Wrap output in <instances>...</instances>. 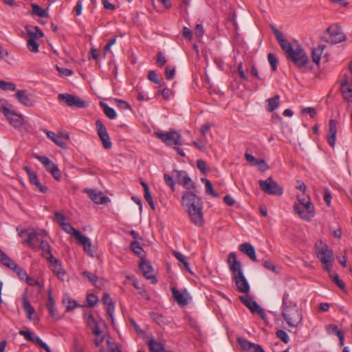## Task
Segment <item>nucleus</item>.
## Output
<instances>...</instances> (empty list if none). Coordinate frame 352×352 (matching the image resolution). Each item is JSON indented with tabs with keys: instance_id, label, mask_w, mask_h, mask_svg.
<instances>
[{
	"instance_id": "obj_1",
	"label": "nucleus",
	"mask_w": 352,
	"mask_h": 352,
	"mask_svg": "<svg viewBox=\"0 0 352 352\" xmlns=\"http://www.w3.org/2000/svg\"><path fill=\"white\" fill-rule=\"evenodd\" d=\"M273 32L279 43L281 49L285 52L287 58L293 62L298 68H303L309 63V57L303 48L296 43L292 46L285 38L284 35L278 30L272 27Z\"/></svg>"
},
{
	"instance_id": "obj_2",
	"label": "nucleus",
	"mask_w": 352,
	"mask_h": 352,
	"mask_svg": "<svg viewBox=\"0 0 352 352\" xmlns=\"http://www.w3.org/2000/svg\"><path fill=\"white\" fill-rule=\"evenodd\" d=\"M197 188L195 190H187L182 196V205L187 208L190 221L196 226L204 225L203 202L197 195Z\"/></svg>"
},
{
	"instance_id": "obj_3",
	"label": "nucleus",
	"mask_w": 352,
	"mask_h": 352,
	"mask_svg": "<svg viewBox=\"0 0 352 352\" xmlns=\"http://www.w3.org/2000/svg\"><path fill=\"white\" fill-rule=\"evenodd\" d=\"M281 308L283 318L289 327H297L300 324L302 315L296 303Z\"/></svg>"
},
{
	"instance_id": "obj_4",
	"label": "nucleus",
	"mask_w": 352,
	"mask_h": 352,
	"mask_svg": "<svg viewBox=\"0 0 352 352\" xmlns=\"http://www.w3.org/2000/svg\"><path fill=\"white\" fill-rule=\"evenodd\" d=\"M297 199L299 204L294 205L295 212L300 218L308 221H310L315 214L314 206L311 203L310 198L309 197L297 195Z\"/></svg>"
},
{
	"instance_id": "obj_5",
	"label": "nucleus",
	"mask_w": 352,
	"mask_h": 352,
	"mask_svg": "<svg viewBox=\"0 0 352 352\" xmlns=\"http://www.w3.org/2000/svg\"><path fill=\"white\" fill-rule=\"evenodd\" d=\"M345 34L341 28L334 24L329 26L321 38L325 42L336 44L345 40Z\"/></svg>"
},
{
	"instance_id": "obj_6",
	"label": "nucleus",
	"mask_w": 352,
	"mask_h": 352,
	"mask_svg": "<svg viewBox=\"0 0 352 352\" xmlns=\"http://www.w3.org/2000/svg\"><path fill=\"white\" fill-rule=\"evenodd\" d=\"M154 135L167 146H181L183 144L182 137L181 134L176 131H157L154 133Z\"/></svg>"
},
{
	"instance_id": "obj_7",
	"label": "nucleus",
	"mask_w": 352,
	"mask_h": 352,
	"mask_svg": "<svg viewBox=\"0 0 352 352\" xmlns=\"http://www.w3.org/2000/svg\"><path fill=\"white\" fill-rule=\"evenodd\" d=\"M350 74H344L340 79V91L343 98L349 102L352 101V63L349 65Z\"/></svg>"
},
{
	"instance_id": "obj_8",
	"label": "nucleus",
	"mask_w": 352,
	"mask_h": 352,
	"mask_svg": "<svg viewBox=\"0 0 352 352\" xmlns=\"http://www.w3.org/2000/svg\"><path fill=\"white\" fill-rule=\"evenodd\" d=\"M258 184L261 190L266 194L280 196L283 193V188L271 177L266 180H259Z\"/></svg>"
},
{
	"instance_id": "obj_9",
	"label": "nucleus",
	"mask_w": 352,
	"mask_h": 352,
	"mask_svg": "<svg viewBox=\"0 0 352 352\" xmlns=\"http://www.w3.org/2000/svg\"><path fill=\"white\" fill-rule=\"evenodd\" d=\"M58 99L65 102L67 106L71 107L82 109L89 105L88 102L82 100L77 96L69 94H60L58 95Z\"/></svg>"
},
{
	"instance_id": "obj_10",
	"label": "nucleus",
	"mask_w": 352,
	"mask_h": 352,
	"mask_svg": "<svg viewBox=\"0 0 352 352\" xmlns=\"http://www.w3.org/2000/svg\"><path fill=\"white\" fill-rule=\"evenodd\" d=\"M172 175L173 177H174L175 180L179 184L182 185L186 190H195V183L190 179L186 171L173 170L172 171Z\"/></svg>"
},
{
	"instance_id": "obj_11",
	"label": "nucleus",
	"mask_w": 352,
	"mask_h": 352,
	"mask_svg": "<svg viewBox=\"0 0 352 352\" xmlns=\"http://www.w3.org/2000/svg\"><path fill=\"white\" fill-rule=\"evenodd\" d=\"M33 157L43 164L46 170L51 173L55 179L60 180L61 172L51 160L45 156H41L36 153H34Z\"/></svg>"
},
{
	"instance_id": "obj_12",
	"label": "nucleus",
	"mask_w": 352,
	"mask_h": 352,
	"mask_svg": "<svg viewBox=\"0 0 352 352\" xmlns=\"http://www.w3.org/2000/svg\"><path fill=\"white\" fill-rule=\"evenodd\" d=\"M96 126L97 129V133L102 142L104 148L107 150L111 148L112 143L104 124L101 120H97L96 121Z\"/></svg>"
},
{
	"instance_id": "obj_13",
	"label": "nucleus",
	"mask_w": 352,
	"mask_h": 352,
	"mask_svg": "<svg viewBox=\"0 0 352 352\" xmlns=\"http://www.w3.org/2000/svg\"><path fill=\"white\" fill-rule=\"evenodd\" d=\"M50 264V268L53 273L61 280H64L66 278L67 273L63 269L60 261L54 256H51L47 260Z\"/></svg>"
},
{
	"instance_id": "obj_14",
	"label": "nucleus",
	"mask_w": 352,
	"mask_h": 352,
	"mask_svg": "<svg viewBox=\"0 0 352 352\" xmlns=\"http://www.w3.org/2000/svg\"><path fill=\"white\" fill-rule=\"evenodd\" d=\"M19 333L21 336H23L27 340L38 345L45 351L51 352L50 348L47 346V344L44 342L39 337L35 336L33 332L25 330H20Z\"/></svg>"
},
{
	"instance_id": "obj_15",
	"label": "nucleus",
	"mask_w": 352,
	"mask_h": 352,
	"mask_svg": "<svg viewBox=\"0 0 352 352\" xmlns=\"http://www.w3.org/2000/svg\"><path fill=\"white\" fill-rule=\"evenodd\" d=\"M139 267L146 279L151 280L153 284L157 282L156 276L153 274V268L148 261L142 259Z\"/></svg>"
},
{
	"instance_id": "obj_16",
	"label": "nucleus",
	"mask_w": 352,
	"mask_h": 352,
	"mask_svg": "<svg viewBox=\"0 0 352 352\" xmlns=\"http://www.w3.org/2000/svg\"><path fill=\"white\" fill-rule=\"evenodd\" d=\"M241 302L244 304L252 313H257L262 318H264L265 314L260 307L258 303L249 296L239 297Z\"/></svg>"
},
{
	"instance_id": "obj_17",
	"label": "nucleus",
	"mask_w": 352,
	"mask_h": 352,
	"mask_svg": "<svg viewBox=\"0 0 352 352\" xmlns=\"http://www.w3.org/2000/svg\"><path fill=\"white\" fill-rule=\"evenodd\" d=\"M227 263L229 270L232 273V277L243 273L241 263L237 260L236 255L234 252H230L228 254Z\"/></svg>"
},
{
	"instance_id": "obj_18",
	"label": "nucleus",
	"mask_w": 352,
	"mask_h": 352,
	"mask_svg": "<svg viewBox=\"0 0 352 352\" xmlns=\"http://www.w3.org/2000/svg\"><path fill=\"white\" fill-rule=\"evenodd\" d=\"M47 137L54 142L57 146L60 148H65L67 147V142L65 140L69 139V135L67 133H61L56 135L54 132L44 130Z\"/></svg>"
},
{
	"instance_id": "obj_19",
	"label": "nucleus",
	"mask_w": 352,
	"mask_h": 352,
	"mask_svg": "<svg viewBox=\"0 0 352 352\" xmlns=\"http://www.w3.org/2000/svg\"><path fill=\"white\" fill-rule=\"evenodd\" d=\"M14 96L20 103L26 107H33L35 104V100L27 90H18Z\"/></svg>"
},
{
	"instance_id": "obj_20",
	"label": "nucleus",
	"mask_w": 352,
	"mask_h": 352,
	"mask_svg": "<svg viewBox=\"0 0 352 352\" xmlns=\"http://www.w3.org/2000/svg\"><path fill=\"white\" fill-rule=\"evenodd\" d=\"M25 170L28 175L29 181L32 185H34L37 190L41 192L45 193L48 190V188L46 186L42 185L37 177V175L32 171V170L28 167H25Z\"/></svg>"
},
{
	"instance_id": "obj_21",
	"label": "nucleus",
	"mask_w": 352,
	"mask_h": 352,
	"mask_svg": "<svg viewBox=\"0 0 352 352\" xmlns=\"http://www.w3.org/2000/svg\"><path fill=\"white\" fill-rule=\"evenodd\" d=\"M235 282L238 290L242 293H248L250 291V285L243 273L232 277Z\"/></svg>"
},
{
	"instance_id": "obj_22",
	"label": "nucleus",
	"mask_w": 352,
	"mask_h": 352,
	"mask_svg": "<svg viewBox=\"0 0 352 352\" xmlns=\"http://www.w3.org/2000/svg\"><path fill=\"white\" fill-rule=\"evenodd\" d=\"M317 256L322 263H332L333 261V252L327 245L322 246L317 252Z\"/></svg>"
},
{
	"instance_id": "obj_23",
	"label": "nucleus",
	"mask_w": 352,
	"mask_h": 352,
	"mask_svg": "<svg viewBox=\"0 0 352 352\" xmlns=\"http://www.w3.org/2000/svg\"><path fill=\"white\" fill-rule=\"evenodd\" d=\"M10 124L14 128H21L24 124V119L21 114L16 113L14 110H11L6 116Z\"/></svg>"
},
{
	"instance_id": "obj_24",
	"label": "nucleus",
	"mask_w": 352,
	"mask_h": 352,
	"mask_svg": "<svg viewBox=\"0 0 352 352\" xmlns=\"http://www.w3.org/2000/svg\"><path fill=\"white\" fill-rule=\"evenodd\" d=\"M238 342L243 350L248 352H265L261 346L251 343L247 340L239 338Z\"/></svg>"
},
{
	"instance_id": "obj_25",
	"label": "nucleus",
	"mask_w": 352,
	"mask_h": 352,
	"mask_svg": "<svg viewBox=\"0 0 352 352\" xmlns=\"http://www.w3.org/2000/svg\"><path fill=\"white\" fill-rule=\"evenodd\" d=\"M19 235L23 239V242L32 245L33 242L38 239V233L34 230H23Z\"/></svg>"
},
{
	"instance_id": "obj_26",
	"label": "nucleus",
	"mask_w": 352,
	"mask_h": 352,
	"mask_svg": "<svg viewBox=\"0 0 352 352\" xmlns=\"http://www.w3.org/2000/svg\"><path fill=\"white\" fill-rule=\"evenodd\" d=\"M337 121L335 120H330L329 122V132L327 135V142L329 144L333 147L336 144V133H337Z\"/></svg>"
},
{
	"instance_id": "obj_27",
	"label": "nucleus",
	"mask_w": 352,
	"mask_h": 352,
	"mask_svg": "<svg viewBox=\"0 0 352 352\" xmlns=\"http://www.w3.org/2000/svg\"><path fill=\"white\" fill-rule=\"evenodd\" d=\"M239 250L247 255L252 261H257L256 251L254 248L250 243H243L239 246Z\"/></svg>"
},
{
	"instance_id": "obj_28",
	"label": "nucleus",
	"mask_w": 352,
	"mask_h": 352,
	"mask_svg": "<svg viewBox=\"0 0 352 352\" xmlns=\"http://www.w3.org/2000/svg\"><path fill=\"white\" fill-rule=\"evenodd\" d=\"M77 240L79 241L80 245L83 246L84 251L89 254L91 256H94V252L92 249V244L89 240V239L81 234L80 235L78 234V238Z\"/></svg>"
},
{
	"instance_id": "obj_29",
	"label": "nucleus",
	"mask_w": 352,
	"mask_h": 352,
	"mask_svg": "<svg viewBox=\"0 0 352 352\" xmlns=\"http://www.w3.org/2000/svg\"><path fill=\"white\" fill-rule=\"evenodd\" d=\"M87 192L89 198L97 204H102L107 199V197L103 196L102 192L89 189L87 190Z\"/></svg>"
},
{
	"instance_id": "obj_30",
	"label": "nucleus",
	"mask_w": 352,
	"mask_h": 352,
	"mask_svg": "<svg viewBox=\"0 0 352 352\" xmlns=\"http://www.w3.org/2000/svg\"><path fill=\"white\" fill-rule=\"evenodd\" d=\"M25 30L29 38H33L34 40L42 38L44 35L42 30L38 26H26Z\"/></svg>"
},
{
	"instance_id": "obj_31",
	"label": "nucleus",
	"mask_w": 352,
	"mask_h": 352,
	"mask_svg": "<svg viewBox=\"0 0 352 352\" xmlns=\"http://www.w3.org/2000/svg\"><path fill=\"white\" fill-rule=\"evenodd\" d=\"M47 297H48V299H47V302L46 305L47 309L50 312V316L52 318H54V319L57 320L58 318L56 317V315L55 300L52 296V292H51L50 289H49V291H48Z\"/></svg>"
},
{
	"instance_id": "obj_32",
	"label": "nucleus",
	"mask_w": 352,
	"mask_h": 352,
	"mask_svg": "<svg viewBox=\"0 0 352 352\" xmlns=\"http://www.w3.org/2000/svg\"><path fill=\"white\" fill-rule=\"evenodd\" d=\"M171 292L175 300L181 306H186L188 304V299L183 294L179 292L175 287L171 288Z\"/></svg>"
},
{
	"instance_id": "obj_33",
	"label": "nucleus",
	"mask_w": 352,
	"mask_h": 352,
	"mask_svg": "<svg viewBox=\"0 0 352 352\" xmlns=\"http://www.w3.org/2000/svg\"><path fill=\"white\" fill-rule=\"evenodd\" d=\"M23 300V307L25 311L26 312L27 317L28 319L32 320V316L34 314V309L32 307L30 302L28 300L27 295L25 294L22 297Z\"/></svg>"
},
{
	"instance_id": "obj_34",
	"label": "nucleus",
	"mask_w": 352,
	"mask_h": 352,
	"mask_svg": "<svg viewBox=\"0 0 352 352\" xmlns=\"http://www.w3.org/2000/svg\"><path fill=\"white\" fill-rule=\"evenodd\" d=\"M151 318L161 327H164L170 323V321L166 317L157 312H151Z\"/></svg>"
},
{
	"instance_id": "obj_35",
	"label": "nucleus",
	"mask_w": 352,
	"mask_h": 352,
	"mask_svg": "<svg viewBox=\"0 0 352 352\" xmlns=\"http://www.w3.org/2000/svg\"><path fill=\"white\" fill-rule=\"evenodd\" d=\"M325 48V45H319L317 47H315L312 50L311 52V58L314 63L318 65L320 60L321 55L323 52V50Z\"/></svg>"
},
{
	"instance_id": "obj_36",
	"label": "nucleus",
	"mask_w": 352,
	"mask_h": 352,
	"mask_svg": "<svg viewBox=\"0 0 352 352\" xmlns=\"http://www.w3.org/2000/svg\"><path fill=\"white\" fill-rule=\"evenodd\" d=\"M245 158L249 163H250L252 165L263 164L265 167H260V170L262 171H265V170L267 169V165L265 163V160H257L252 155L248 152H245Z\"/></svg>"
},
{
	"instance_id": "obj_37",
	"label": "nucleus",
	"mask_w": 352,
	"mask_h": 352,
	"mask_svg": "<svg viewBox=\"0 0 352 352\" xmlns=\"http://www.w3.org/2000/svg\"><path fill=\"white\" fill-rule=\"evenodd\" d=\"M61 228L67 233L71 234L73 235L76 239L78 238V234H81L82 233L76 230L69 223H61Z\"/></svg>"
},
{
	"instance_id": "obj_38",
	"label": "nucleus",
	"mask_w": 352,
	"mask_h": 352,
	"mask_svg": "<svg viewBox=\"0 0 352 352\" xmlns=\"http://www.w3.org/2000/svg\"><path fill=\"white\" fill-rule=\"evenodd\" d=\"M40 248L43 251V256L45 257L47 260L50 258V256H54L51 252V247L47 241H41Z\"/></svg>"
},
{
	"instance_id": "obj_39",
	"label": "nucleus",
	"mask_w": 352,
	"mask_h": 352,
	"mask_svg": "<svg viewBox=\"0 0 352 352\" xmlns=\"http://www.w3.org/2000/svg\"><path fill=\"white\" fill-rule=\"evenodd\" d=\"M0 262L11 269L12 267H16V263L8 256L3 251L0 250Z\"/></svg>"
},
{
	"instance_id": "obj_40",
	"label": "nucleus",
	"mask_w": 352,
	"mask_h": 352,
	"mask_svg": "<svg viewBox=\"0 0 352 352\" xmlns=\"http://www.w3.org/2000/svg\"><path fill=\"white\" fill-rule=\"evenodd\" d=\"M279 99H280V96L278 95H276L275 96L270 98L267 100V109L268 111L272 112V111H274L276 108L278 107Z\"/></svg>"
},
{
	"instance_id": "obj_41",
	"label": "nucleus",
	"mask_w": 352,
	"mask_h": 352,
	"mask_svg": "<svg viewBox=\"0 0 352 352\" xmlns=\"http://www.w3.org/2000/svg\"><path fill=\"white\" fill-rule=\"evenodd\" d=\"M148 346L151 352H164L165 349L163 344L155 341L153 339L149 340Z\"/></svg>"
},
{
	"instance_id": "obj_42",
	"label": "nucleus",
	"mask_w": 352,
	"mask_h": 352,
	"mask_svg": "<svg viewBox=\"0 0 352 352\" xmlns=\"http://www.w3.org/2000/svg\"><path fill=\"white\" fill-rule=\"evenodd\" d=\"M63 302L65 305L67 311H70L78 307L76 301L70 298L68 295H65L63 298Z\"/></svg>"
},
{
	"instance_id": "obj_43",
	"label": "nucleus",
	"mask_w": 352,
	"mask_h": 352,
	"mask_svg": "<svg viewBox=\"0 0 352 352\" xmlns=\"http://www.w3.org/2000/svg\"><path fill=\"white\" fill-rule=\"evenodd\" d=\"M100 106L102 107L104 113L109 119H115L117 116L116 111L109 107L106 103L100 102Z\"/></svg>"
},
{
	"instance_id": "obj_44",
	"label": "nucleus",
	"mask_w": 352,
	"mask_h": 352,
	"mask_svg": "<svg viewBox=\"0 0 352 352\" xmlns=\"http://www.w3.org/2000/svg\"><path fill=\"white\" fill-rule=\"evenodd\" d=\"M31 7L32 8V14L40 17H47V12L43 10L40 6L36 3H32Z\"/></svg>"
},
{
	"instance_id": "obj_45",
	"label": "nucleus",
	"mask_w": 352,
	"mask_h": 352,
	"mask_svg": "<svg viewBox=\"0 0 352 352\" xmlns=\"http://www.w3.org/2000/svg\"><path fill=\"white\" fill-rule=\"evenodd\" d=\"M201 180L205 184L206 194L210 195L214 197H217L218 195L214 190L211 182L206 178H201Z\"/></svg>"
},
{
	"instance_id": "obj_46",
	"label": "nucleus",
	"mask_w": 352,
	"mask_h": 352,
	"mask_svg": "<svg viewBox=\"0 0 352 352\" xmlns=\"http://www.w3.org/2000/svg\"><path fill=\"white\" fill-rule=\"evenodd\" d=\"M263 266L265 269L272 271L275 274H278L280 272V268L276 265H274L273 263H272L270 261L263 260Z\"/></svg>"
},
{
	"instance_id": "obj_47",
	"label": "nucleus",
	"mask_w": 352,
	"mask_h": 352,
	"mask_svg": "<svg viewBox=\"0 0 352 352\" xmlns=\"http://www.w3.org/2000/svg\"><path fill=\"white\" fill-rule=\"evenodd\" d=\"M164 179L166 184L170 188L172 192H175V178L173 177V175H168L167 173L164 174Z\"/></svg>"
},
{
	"instance_id": "obj_48",
	"label": "nucleus",
	"mask_w": 352,
	"mask_h": 352,
	"mask_svg": "<svg viewBox=\"0 0 352 352\" xmlns=\"http://www.w3.org/2000/svg\"><path fill=\"white\" fill-rule=\"evenodd\" d=\"M12 110V105L8 104V102L3 99H0V111H1L5 116L9 113Z\"/></svg>"
},
{
	"instance_id": "obj_49",
	"label": "nucleus",
	"mask_w": 352,
	"mask_h": 352,
	"mask_svg": "<svg viewBox=\"0 0 352 352\" xmlns=\"http://www.w3.org/2000/svg\"><path fill=\"white\" fill-rule=\"evenodd\" d=\"M0 89L3 91H13L16 89V85L11 82L0 80Z\"/></svg>"
},
{
	"instance_id": "obj_50",
	"label": "nucleus",
	"mask_w": 352,
	"mask_h": 352,
	"mask_svg": "<svg viewBox=\"0 0 352 352\" xmlns=\"http://www.w3.org/2000/svg\"><path fill=\"white\" fill-rule=\"evenodd\" d=\"M276 336L279 340H280L285 344H287L289 342V337L287 332L284 330H278L276 332Z\"/></svg>"
},
{
	"instance_id": "obj_51",
	"label": "nucleus",
	"mask_w": 352,
	"mask_h": 352,
	"mask_svg": "<svg viewBox=\"0 0 352 352\" xmlns=\"http://www.w3.org/2000/svg\"><path fill=\"white\" fill-rule=\"evenodd\" d=\"M27 46L30 51L37 52L38 51V44L33 38H29L27 41Z\"/></svg>"
},
{
	"instance_id": "obj_52",
	"label": "nucleus",
	"mask_w": 352,
	"mask_h": 352,
	"mask_svg": "<svg viewBox=\"0 0 352 352\" xmlns=\"http://www.w3.org/2000/svg\"><path fill=\"white\" fill-rule=\"evenodd\" d=\"M82 275L84 276H85L86 278H87L88 280L91 283H93L96 287H98V285H97V281L98 280V277L96 274H92L91 272H90L89 271L85 270L82 272Z\"/></svg>"
},
{
	"instance_id": "obj_53",
	"label": "nucleus",
	"mask_w": 352,
	"mask_h": 352,
	"mask_svg": "<svg viewBox=\"0 0 352 352\" xmlns=\"http://www.w3.org/2000/svg\"><path fill=\"white\" fill-rule=\"evenodd\" d=\"M329 276H330L331 279L337 285V286L339 288H340L342 289H344L345 285L343 283V281L342 280H340L338 274H336V273L329 274Z\"/></svg>"
},
{
	"instance_id": "obj_54",
	"label": "nucleus",
	"mask_w": 352,
	"mask_h": 352,
	"mask_svg": "<svg viewBox=\"0 0 352 352\" xmlns=\"http://www.w3.org/2000/svg\"><path fill=\"white\" fill-rule=\"evenodd\" d=\"M131 250L138 256H140L143 252V249L140 246V243L136 241H134L131 243Z\"/></svg>"
},
{
	"instance_id": "obj_55",
	"label": "nucleus",
	"mask_w": 352,
	"mask_h": 352,
	"mask_svg": "<svg viewBox=\"0 0 352 352\" xmlns=\"http://www.w3.org/2000/svg\"><path fill=\"white\" fill-rule=\"evenodd\" d=\"M175 75V67L174 66L168 65L165 69V76L167 80H171Z\"/></svg>"
},
{
	"instance_id": "obj_56",
	"label": "nucleus",
	"mask_w": 352,
	"mask_h": 352,
	"mask_svg": "<svg viewBox=\"0 0 352 352\" xmlns=\"http://www.w3.org/2000/svg\"><path fill=\"white\" fill-rule=\"evenodd\" d=\"M11 270L14 271L21 279H25V278H28V274L26 272L23 268L19 267L16 263V267H12Z\"/></svg>"
},
{
	"instance_id": "obj_57",
	"label": "nucleus",
	"mask_w": 352,
	"mask_h": 352,
	"mask_svg": "<svg viewBox=\"0 0 352 352\" xmlns=\"http://www.w3.org/2000/svg\"><path fill=\"white\" fill-rule=\"evenodd\" d=\"M267 59L272 67V69L276 71L277 69V58L276 56L272 53H270L267 55Z\"/></svg>"
},
{
	"instance_id": "obj_58",
	"label": "nucleus",
	"mask_w": 352,
	"mask_h": 352,
	"mask_svg": "<svg viewBox=\"0 0 352 352\" xmlns=\"http://www.w3.org/2000/svg\"><path fill=\"white\" fill-rule=\"evenodd\" d=\"M197 167L204 174L208 172L207 164L206 161L203 160H198L197 161Z\"/></svg>"
},
{
	"instance_id": "obj_59",
	"label": "nucleus",
	"mask_w": 352,
	"mask_h": 352,
	"mask_svg": "<svg viewBox=\"0 0 352 352\" xmlns=\"http://www.w3.org/2000/svg\"><path fill=\"white\" fill-rule=\"evenodd\" d=\"M133 285L134 286L135 288H136L138 290V293L142 296L145 298L146 300H149L150 299V297H149L148 293L146 292V291L139 287L138 283L137 280H133Z\"/></svg>"
},
{
	"instance_id": "obj_60",
	"label": "nucleus",
	"mask_w": 352,
	"mask_h": 352,
	"mask_svg": "<svg viewBox=\"0 0 352 352\" xmlns=\"http://www.w3.org/2000/svg\"><path fill=\"white\" fill-rule=\"evenodd\" d=\"M148 79L149 80H151V82H155L156 84L160 85V83H161V80H160L158 78L157 74L153 70H151L148 72Z\"/></svg>"
},
{
	"instance_id": "obj_61",
	"label": "nucleus",
	"mask_w": 352,
	"mask_h": 352,
	"mask_svg": "<svg viewBox=\"0 0 352 352\" xmlns=\"http://www.w3.org/2000/svg\"><path fill=\"white\" fill-rule=\"evenodd\" d=\"M87 301L91 307H94L98 302V298L94 294H89L87 296Z\"/></svg>"
},
{
	"instance_id": "obj_62",
	"label": "nucleus",
	"mask_w": 352,
	"mask_h": 352,
	"mask_svg": "<svg viewBox=\"0 0 352 352\" xmlns=\"http://www.w3.org/2000/svg\"><path fill=\"white\" fill-rule=\"evenodd\" d=\"M166 58L161 52L157 53V64L160 67H162L166 63Z\"/></svg>"
},
{
	"instance_id": "obj_63",
	"label": "nucleus",
	"mask_w": 352,
	"mask_h": 352,
	"mask_svg": "<svg viewBox=\"0 0 352 352\" xmlns=\"http://www.w3.org/2000/svg\"><path fill=\"white\" fill-rule=\"evenodd\" d=\"M116 102L117 104V106L122 109H131V106L129 104L128 102H126L124 100L117 99L116 100Z\"/></svg>"
},
{
	"instance_id": "obj_64",
	"label": "nucleus",
	"mask_w": 352,
	"mask_h": 352,
	"mask_svg": "<svg viewBox=\"0 0 352 352\" xmlns=\"http://www.w3.org/2000/svg\"><path fill=\"white\" fill-rule=\"evenodd\" d=\"M55 219L57 221V223L59 224L60 226H61V223H65V217L63 214H62L60 212H56L54 213Z\"/></svg>"
}]
</instances>
